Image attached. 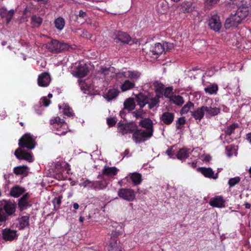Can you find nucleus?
<instances>
[{"label": "nucleus", "instance_id": "nucleus-1", "mask_svg": "<svg viewBox=\"0 0 251 251\" xmlns=\"http://www.w3.org/2000/svg\"><path fill=\"white\" fill-rule=\"evenodd\" d=\"M115 224L117 226H113V227L116 226V228L112 231L108 250L109 251H123L122 247L118 242V237L123 233L124 229L121 225L117 223Z\"/></svg>", "mask_w": 251, "mask_h": 251}, {"label": "nucleus", "instance_id": "nucleus-2", "mask_svg": "<svg viewBox=\"0 0 251 251\" xmlns=\"http://www.w3.org/2000/svg\"><path fill=\"white\" fill-rule=\"evenodd\" d=\"M141 76V73L137 71H122L116 74V78L119 81L125 79L135 82Z\"/></svg>", "mask_w": 251, "mask_h": 251}, {"label": "nucleus", "instance_id": "nucleus-3", "mask_svg": "<svg viewBox=\"0 0 251 251\" xmlns=\"http://www.w3.org/2000/svg\"><path fill=\"white\" fill-rule=\"evenodd\" d=\"M152 135L151 130L137 129L134 132L132 139L136 143H139L145 141L146 139L150 138Z\"/></svg>", "mask_w": 251, "mask_h": 251}, {"label": "nucleus", "instance_id": "nucleus-4", "mask_svg": "<svg viewBox=\"0 0 251 251\" xmlns=\"http://www.w3.org/2000/svg\"><path fill=\"white\" fill-rule=\"evenodd\" d=\"M35 139L29 133L24 134L19 140V145L21 147L33 149L35 146Z\"/></svg>", "mask_w": 251, "mask_h": 251}, {"label": "nucleus", "instance_id": "nucleus-5", "mask_svg": "<svg viewBox=\"0 0 251 251\" xmlns=\"http://www.w3.org/2000/svg\"><path fill=\"white\" fill-rule=\"evenodd\" d=\"M113 38L117 43L129 44L131 40V37L128 34L121 31H116L113 35Z\"/></svg>", "mask_w": 251, "mask_h": 251}, {"label": "nucleus", "instance_id": "nucleus-6", "mask_svg": "<svg viewBox=\"0 0 251 251\" xmlns=\"http://www.w3.org/2000/svg\"><path fill=\"white\" fill-rule=\"evenodd\" d=\"M2 238L6 241H12L18 237L17 231L10 228H5L1 231Z\"/></svg>", "mask_w": 251, "mask_h": 251}, {"label": "nucleus", "instance_id": "nucleus-7", "mask_svg": "<svg viewBox=\"0 0 251 251\" xmlns=\"http://www.w3.org/2000/svg\"><path fill=\"white\" fill-rule=\"evenodd\" d=\"M242 20L236 13L231 14L230 16L227 18L225 23V27L226 28H229L232 26H236L240 24Z\"/></svg>", "mask_w": 251, "mask_h": 251}, {"label": "nucleus", "instance_id": "nucleus-8", "mask_svg": "<svg viewBox=\"0 0 251 251\" xmlns=\"http://www.w3.org/2000/svg\"><path fill=\"white\" fill-rule=\"evenodd\" d=\"M118 194L120 198L128 201H132L135 197L134 191L130 189H120L118 191Z\"/></svg>", "mask_w": 251, "mask_h": 251}, {"label": "nucleus", "instance_id": "nucleus-9", "mask_svg": "<svg viewBox=\"0 0 251 251\" xmlns=\"http://www.w3.org/2000/svg\"><path fill=\"white\" fill-rule=\"evenodd\" d=\"M208 25L209 27L214 31H219L222 27L220 17L217 15L212 16L209 20Z\"/></svg>", "mask_w": 251, "mask_h": 251}, {"label": "nucleus", "instance_id": "nucleus-10", "mask_svg": "<svg viewBox=\"0 0 251 251\" xmlns=\"http://www.w3.org/2000/svg\"><path fill=\"white\" fill-rule=\"evenodd\" d=\"M136 128V126L135 124L128 123L120 125L118 127V130L122 135H125L133 132Z\"/></svg>", "mask_w": 251, "mask_h": 251}, {"label": "nucleus", "instance_id": "nucleus-11", "mask_svg": "<svg viewBox=\"0 0 251 251\" xmlns=\"http://www.w3.org/2000/svg\"><path fill=\"white\" fill-rule=\"evenodd\" d=\"M202 106L204 114L206 118H211L213 116L217 115L220 112V109L218 107L207 105Z\"/></svg>", "mask_w": 251, "mask_h": 251}, {"label": "nucleus", "instance_id": "nucleus-12", "mask_svg": "<svg viewBox=\"0 0 251 251\" xmlns=\"http://www.w3.org/2000/svg\"><path fill=\"white\" fill-rule=\"evenodd\" d=\"M16 157L19 159H24L29 162L32 161V156L30 153L26 152L21 148L17 149L14 153Z\"/></svg>", "mask_w": 251, "mask_h": 251}, {"label": "nucleus", "instance_id": "nucleus-13", "mask_svg": "<svg viewBox=\"0 0 251 251\" xmlns=\"http://www.w3.org/2000/svg\"><path fill=\"white\" fill-rule=\"evenodd\" d=\"M50 80V77L49 73L45 72L38 76V84L41 87H47L49 85Z\"/></svg>", "mask_w": 251, "mask_h": 251}, {"label": "nucleus", "instance_id": "nucleus-14", "mask_svg": "<svg viewBox=\"0 0 251 251\" xmlns=\"http://www.w3.org/2000/svg\"><path fill=\"white\" fill-rule=\"evenodd\" d=\"M165 50V45L158 43L155 44L154 46L152 47V50H151L152 53V55L153 57L157 58L159 55L162 54Z\"/></svg>", "mask_w": 251, "mask_h": 251}, {"label": "nucleus", "instance_id": "nucleus-15", "mask_svg": "<svg viewBox=\"0 0 251 251\" xmlns=\"http://www.w3.org/2000/svg\"><path fill=\"white\" fill-rule=\"evenodd\" d=\"M114 70L113 67L104 68L102 67L99 71V73L109 80V78L112 77L114 75L116 76V74L115 75L114 73Z\"/></svg>", "mask_w": 251, "mask_h": 251}, {"label": "nucleus", "instance_id": "nucleus-16", "mask_svg": "<svg viewBox=\"0 0 251 251\" xmlns=\"http://www.w3.org/2000/svg\"><path fill=\"white\" fill-rule=\"evenodd\" d=\"M118 171L119 169L115 167H110L105 166L102 170V174L107 177L112 178L117 174Z\"/></svg>", "mask_w": 251, "mask_h": 251}, {"label": "nucleus", "instance_id": "nucleus-17", "mask_svg": "<svg viewBox=\"0 0 251 251\" xmlns=\"http://www.w3.org/2000/svg\"><path fill=\"white\" fill-rule=\"evenodd\" d=\"M88 72L86 65L85 64H80L77 67L75 74L77 76L83 77L87 75Z\"/></svg>", "mask_w": 251, "mask_h": 251}, {"label": "nucleus", "instance_id": "nucleus-18", "mask_svg": "<svg viewBox=\"0 0 251 251\" xmlns=\"http://www.w3.org/2000/svg\"><path fill=\"white\" fill-rule=\"evenodd\" d=\"M209 204L213 207L221 208L225 206V201L222 197H217L210 199Z\"/></svg>", "mask_w": 251, "mask_h": 251}, {"label": "nucleus", "instance_id": "nucleus-19", "mask_svg": "<svg viewBox=\"0 0 251 251\" xmlns=\"http://www.w3.org/2000/svg\"><path fill=\"white\" fill-rule=\"evenodd\" d=\"M174 114L171 112H164L161 117V120L164 124L169 125H170L174 121Z\"/></svg>", "mask_w": 251, "mask_h": 251}, {"label": "nucleus", "instance_id": "nucleus-20", "mask_svg": "<svg viewBox=\"0 0 251 251\" xmlns=\"http://www.w3.org/2000/svg\"><path fill=\"white\" fill-rule=\"evenodd\" d=\"M2 208L4 209L5 212L7 213L9 216L13 215L15 213L16 206L12 202L7 201L3 205Z\"/></svg>", "mask_w": 251, "mask_h": 251}, {"label": "nucleus", "instance_id": "nucleus-21", "mask_svg": "<svg viewBox=\"0 0 251 251\" xmlns=\"http://www.w3.org/2000/svg\"><path fill=\"white\" fill-rule=\"evenodd\" d=\"M205 177L216 179L217 177V175H214V172L210 168L200 167L198 169Z\"/></svg>", "mask_w": 251, "mask_h": 251}, {"label": "nucleus", "instance_id": "nucleus-22", "mask_svg": "<svg viewBox=\"0 0 251 251\" xmlns=\"http://www.w3.org/2000/svg\"><path fill=\"white\" fill-rule=\"evenodd\" d=\"M59 41L56 40H51L46 44V48L50 52H58Z\"/></svg>", "mask_w": 251, "mask_h": 251}, {"label": "nucleus", "instance_id": "nucleus-23", "mask_svg": "<svg viewBox=\"0 0 251 251\" xmlns=\"http://www.w3.org/2000/svg\"><path fill=\"white\" fill-rule=\"evenodd\" d=\"M227 88L230 90L229 93L234 94L235 96H239L240 95L239 86L238 81H235L233 82L229 83Z\"/></svg>", "mask_w": 251, "mask_h": 251}, {"label": "nucleus", "instance_id": "nucleus-24", "mask_svg": "<svg viewBox=\"0 0 251 251\" xmlns=\"http://www.w3.org/2000/svg\"><path fill=\"white\" fill-rule=\"evenodd\" d=\"M250 9L249 7L242 5L238 7L235 13L243 20L248 15Z\"/></svg>", "mask_w": 251, "mask_h": 251}, {"label": "nucleus", "instance_id": "nucleus-25", "mask_svg": "<svg viewBox=\"0 0 251 251\" xmlns=\"http://www.w3.org/2000/svg\"><path fill=\"white\" fill-rule=\"evenodd\" d=\"M14 13V10L7 11L5 8H2L0 10V15L2 18H5L7 23H8L12 19Z\"/></svg>", "mask_w": 251, "mask_h": 251}, {"label": "nucleus", "instance_id": "nucleus-26", "mask_svg": "<svg viewBox=\"0 0 251 251\" xmlns=\"http://www.w3.org/2000/svg\"><path fill=\"white\" fill-rule=\"evenodd\" d=\"M191 115L196 120L201 121L204 117L203 106L198 107L193 111H191Z\"/></svg>", "mask_w": 251, "mask_h": 251}, {"label": "nucleus", "instance_id": "nucleus-27", "mask_svg": "<svg viewBox=\"0 0 251 251\" xmlns=\"http://www.w3.org/2000/svg\"><path fill=\"white\" fill-rule=\"evenodd\" d=\"M124 80L123 83L121 86V89L123 92L130 90L135 87V82L133 81L127 79H125Z\"/></svg>", "mask_w": 251, "mask_h": 251}, {"label": "nucleus", "instance_id": "nucleus-28", "mask_svg": "<svg viewBox=\"0 0 251 251\" xmlns=\"http://www.w3.org/2000/svg\"><path fill=\"white\" fill-rule=\"evenodd\" d=\"M56 128V132L55 134L58 135H64L68 132V126L65 122L62 124H58L55 125Z\"/></svg>", "mask_w": 251, "mask_h": 251}, {"label": "nucleus", "instance_id": "nucleus-29", "mask_svg": "<svg viewBox=\"0 0 251 251\" xmlns=\"http://www.w3.org/2000/svg\"><path fill=\"white\" fill-rule=\"evenodd\" d=\"M140 125L143 127L146 128V130L152 131V134H153V123L151 120L148 118L144 119L140 122Z\"/></svg>", "mask_w": 251, "mask_h": 251}, {"label": "nucleus", "instance_id": "nucleus-30", "mask_svg": "<svg viewBox=\"0 0 251 251\" xmlns=\"http://www.w3.org/2000/svg\"><path fill=\"white\" fill-rule=\"evenodd\" d=\"M28 169L26 166H19L14 168L13 172L15 175L18 176H27L28 174Z\"/></svg>", "mask_w": 251, "mask_h": 251}, {"label": "nucleus", "instance_id": "nucleus-31", "mask_svg": "<svg viewBox=\"0 0 251 251\" xmlns=\"http://www.w3.org/2000/svg\"><path fill=\"white\" fill-rule=\"evenodd\" d=\"M136 98L138 104L141 108L143 107L148 102V98L142 93L136 95Z\"/></svg>", "mask_w": 251, "mask_h": 251}, {"label": "nucleus", "instance_id": "nucleus-32", "mask_svg": "<svg viewBox=\"0 0 251 251\" xmlns=\"http://www.w3.org/2000/svg\"><path fill=\"white\" fill-rule=\"evenodd\" d=\"M130 178L135 185L140 184L142 182V176L138 173H133L129 174Z\"/></svg>", "mask_w": 251, "mask_h": 251}, {"label": "nucleus", "instance_id": "nucleus-33", "mask_svg": "<svg viewBox=\"0 0 251 251\" xmlns=\"http://www.w3.org/2000/svg\"><path fill=\"white\" fill-rule=\"evenodd\" d=\"M124 108L128 111L133 110L135 107V103L133 98H128L124 102Z\"/></svg>", "mask_w": 251, "mask_h": 251}, {"label": "nucleus", "instance_id": "nucleus-34", "mask_svg": "<svg viewBox=\"0 0 251 251\" xmlns=\"http://www.w3.org/2000/svg\"><path fill=\"white\" fill-rule=\"evenodd\" d=\"M24 191V189L22 187L16 186L11 188L10 190V195L13 197L17 198L23 193Z\"/></svg>", "mask_w": 251, "mask_h": 251}, {"label": "nucleus", "instance_id": "nucleus-35", "mask_svg": "<svg viewBox=\"0 0 251 251\" xmlns=\"http://www.w3.org/2000/svg\"><path fill=\"white\" fill-rule=\"evenodd\" d=\"M28 194H26L24 195L19 201V206L21 210H24L26 208L28 204L27 199L28 198Z\"/></svg>", "mask_w": 251, "mask_h": 251}, {"label": "nucleus", "instance_id": "nucleus-36", "mask_svg": "<svg viewBox=\"0 0 251 251\" xmlns=\"http://www.w3.org/2000/svg\"><path fill=\"white\" fill-rule=\"evenodd\" d=\"M119 94V91L116 89H112L108 90L105 99L109 101L116 98Z\"/></svg>", "mask_w": 251, "mask_h": 251}, {"label": "nucleus", "instance_id": "nucleus-37", "mask_svg": "<svg viewBox=\"0 0 251 251\" xmlns=\"http://www.w3.org/2000/svg\"><path fill=\"white\" fill-rule=\"evenodd\" d=\"M19 228L23 229L29 225V217L27 216H23L18 219Z\"/></svg>", "mask_w": 251, "mask_h": 251}, {"label": "nucleus", "instance_id": "nucleus-38", "mask_svg": "<svg viewBox=\"0 0 251 251\" xmlns=\"http://www.w3.org/2000/svg\"><path fill=\"white\" fill-rule=\"evenodd\" d=\"M204 91L210 95L216 94L218 90V86L216 84L213 83L204 88Z\"/></svg>", "mask_w": 251, "mask_h": 251}, {"label": "nucleus", "instance_id": "nucleus-39", "mask_svg": "<svg viewBox=\"0 0 251 251\" xmlns=\"http://www.w3.org/2000/svg\"><path fill=\"white\" fill-rule=\"evenodd\" d=\"M181 9L184 12H191L193 11L194 7L190 1L184 2L181 4Z\"/></svg>", "mask_w": 251, "mask_h": 251}, {"label": "nucleus", "instance_id": "nucleus-40", "mask_svg": "<svg viewBox=\"0 0 251 251\" xmlns=\"http://www.w3.org/2000/svg\"><path fill=\"white\" fill-rule=\"evenodd\" d=\"M189 156V150L182 148L178 151L177 154V158L182 160L187 158Z\"/></svg>", "mask_w": 251, "mask_h": 251}, {"label": "nucleus", "instance_id": "nucleus-41", "mask_svg": "<svg viewBox=\"0 0 251 251\" xmlns=\"http://www.w3.org/2000/svg\"><path fill=\"white\" fill-rule=\"evenodd\" d=\"M107 183L105 181H94L93 189L100 190L103 189L107 186Z\"/></svg>", "mask_w": 251, "mask_h": 251}, {"label": "nucleus", "instance_id": "nucleus-42", "mask_svg": "<svg viewBox=\"0 0 251 251\" xmlns=\"http://www.w3.org/2000/svg\"><path fill=\"white\" fill-rule=\"evenodd\" d=\"M160 97V96H159V95H157L154 98L150 99H148V102H147V104H149V108L151 109L158 104L159 102V98Z\"/></svg>", "mask_w": 251, "mask_h": 251}, {"label": "nucleus", "instance_id": "nucleus-43", "mask_svg": "<svg viewBox=\"0 0 251 251\" xmlns=\"http://www.w3.org/2000/svg\"><path fill=\"white\" fill-rule=\"evenodd\" d=\"M55 26L58 30H62L65 25V20L63 18L59 17L54 21Z\"/></svg>", "mask_w": 251, "mask_h": 251}, {"label": "nucleus", "instance_id": "nucleus-44", "mask_svg": "<svg viewBox=\"0 0 251 251\" xmlns=\"http://www.w3.org/2000/svg\"><path fill=\"white\" fill-rule=\"evenodd\" d=\"M171 101L177 105H182L184 103L183 98L180 96H173L171 98Z\"/></svg>", "mask_w": 251, "mask_h": 251}, {"label": "nucleus", "instance_id": "nucleus-45", "mask_svg": "<svg viewBox=\"0 0 251 251\" xmlns=\"http://www.w3.org/2000/svg\"><path fill=\"white\" fill-rule=\"evenodd\" d=\"M153 85L156 92L160 93L159 96H161V95H162V92L164 91L165 88L164 85L158 81H155L153 83Z\"/></svg>", "mask_w": 251, "mask_h": 251}, {"label": "nucleus", "instance_id": "nucleus-46", "mask_svg": "<svg viewBox=\"0 0 251 251\" xmlns=\"http://www.w3.org/2000/svg\"><path fill=\"white\" fill-rule=\"evenodd\" d=\"M42 19L40 17L33 16L31 18V24L35 27H38L41 24Z\"/></svg>", "mask_w": 251, "mask_h": 251}, {"label": "nucleus", "instance_id": "nucleus-47", "mask_svg": "<svg viewBox=\"0 0 251 251\" xmlns=\"http://www.w3.org/2000/svg\"><path fill=\"white\" fill-rule=\"evenodd\" d=\"M9 219V215L5 212L2 207H0V222H5Z\"/></svg>", "mask_w": 251, "mask_h": 251}, {"label": "nucleus", "instance_id": "nucleus-48", "mask_svg": "<svg viewBox=\"0 0 251 251\" xmlns=\"http://www.w3.org/2000/svg\"><path fill=\"white\" fill-rule=\"evenodd\" d=\"M194 107V104L191 102H187L181 109L180 112L181 114H186L189 110Z\"/></svg>", "mask_w": 251, "mask_h": 251}, {"label": "nucleus", "instance_id": "nucleus-49", "mask_svg": "<svg viewBox=\"0 0 251 251\" xmlns=\"http://www.w3.org/2000/svg\"><path fill=\"white\" fill-rule=\"evenodd\" d=\"M238 126L237 124H233L228 126L225 130V133L227 135H231L234 131L235 128Z\"/></svg>", "mask_w": 251, "mask_h": 251}, {"label": "nucleus", "instance_id": "nucleus-50", "mask_svg": "<svg viewBox=\"0 0 251 251\" xmlns=\"http://www.w3.org/2000/svg\"><path fill=\"white\" fill-rule=\"evenodd\" d=\"M240 181V178L238 176H236L229 179L228 182V184L230 187H233L236 184H238Z\"/></svg>", "mask_w": 251, "mask_h": 251}, {"label": "nucleus", "instance_id": "nucleus-51", "mask_svg": "<svg viewBox=\"0 0 251 251\" xmlns=\"http://www.w3.org/2000/svg\"><path fill=\"white\" fill-rule=\"evenodd\" d=\"M63 112L65 115L68 116H73L74 115L72 110L70 106L67 104H65L63 106Z\"/></svg>", "mask_w": 251, "mask_h": 251}, {"label": "nucleus", "instance_id": "nucleus-52", "mask_svg": "<svg viewBox=\"0 0 251 251\" xmlns=\"http://www.w3.org/2000/svg\"><path fill=\"white\" fill-rule=\"evenodd\" d=\"M69 49V46L68 44L59 42L58 52L64 50H67Z\"/></svg>", "mask_w": 251, "mask_h": 251}, {"label": "nucleus", "instance_id": "nucleus-53", "mask_svg": "<svg viewBox=\"0 0 251 251\" xmlns=\"http://www.w3.org/2000/svg\"><path fill=\"white\" fill-rule=\"evenodd\" d=\"M219 0H206L205 1V6L207 9H210L212 6L216 4Z\"/></svg>", "mask_w": 251, "mask_h": 251}, {"label": "nucleus", "instance_id": "nucleus-54", "mask_svg": "<svg viewBox=\"0 0 251 251\" xmlns=\"http://www.w3.org/2000/svg\"><path fill=\"white\" fill-rule=\"evenodd\" d=\"M93 184L94 181H91L88 179L85 180L84 182L81 183L80 185V186L83 187L85 188L86 187H89L91 189H93Z\"/></svg>", "mask_w": 251, "mask_h": 251}, {"label": "nucleus", "instance_id": "nucleus-55", "mask_svg": "<svg viewBox=\"0 0 251 251\" xmlns=\"http://www.w3.org/2000/svg\"><path fill=\"white\" fill-rule=\"evenodd\" d=\"M163 91H164V96L166 98H169L171 99V97L173 96L172 88L171 87L166 88H164Z\"/></svg>", "mask_w": 251, "mask_h": 251}, {"label": "nucleus", "instance_id": "nucleus-56", "mask_svg": "<svg viewBox=\"0 0 251 251\" xmlns=\"http://www.w3.org/2000/svg\"><path fill=\"white\" fill-rule=\"evenodd\" d=\"M185 123V120L184 117H180L176 121V127L177 129H181V125H183Z\"/></svg>", "mask_w": 251, "mask_h": 251}, {"label": "nucleus", "instance_id": "nucleus-57", "mask_svg": "<svg viewBox=\"0 0 251 251\" xmlns=\"http://www.w3.org/2000/svg\"><path fill=\"white\" fill-rule=\"evenodd\" d=\"M50 124H53L56 123L57 125L58 124H62L63 122H62V120L58 117H55L52 119L50 120Z\"/></svg>", "mask_w": 251, "mask_h": 251}, {"label": "nucleus", "instance_id": "nucleus-58", "mask_svg": "<svg viewBox=\"0 0 251 251\" xmlns=\"http://www.w3.org/2000/svg\"><path fill=\"white\" fill-rule=\"evenodd\" d=\"M143 110L140 109L139 110H136L132 113L133 116L136 118H141L142 115Z\"/></svg>", "mask_w": 251, "mask_h": 251}, {"label": "nucleus", "instance_id": "nucleus-59", "mask_svg": "<svg viewBox=\"0 0 251 251\" xmlns=\"http://www.w3.org/2000/svg\"><path fill=\"white\" fill-rule=\"evenodd\" d=\"M78 83H79V85L80 86V89L82 90H87L88 89V87L86 84L85 82H84V81H82L81 80H78Z\"/></svg>", "mask_w": 251, "mask_h": 251}, {"label": "nucleus", "instance_id": "nucleus-60", "mask_svg": "<svg viewBox=\"0 0 251 251\" xmlns=\"http://www.w3.org/2000/svg\"><path fill=\"white\" fill-rule=\"evenodd\" d=\"M107 124L109 126H113L114 125H115L116 121H115V120L113 118H108L107 119Z\"/></svg>", "mask_w": 251, "mask_h": 251}, {"label": "nucleus", "instance_id": "nucleus-61", "mask_svg": "<svg viewBox=\"0 0 251 251\" xmlns=\"http://www.w3.org/2000/svg\"><path fill=\"white\" fill-rule=\"evenodd\" d=\"M41 100L43 105L45 106H48L50 103V100H48L46 97H44Z\"/></svg>", "mask_w": 251, "mask_h": 251}, {"label": "nucleus", "instance_id": "nucleus-62", "mask_svg": "<svg viewBox=\"0 0 251 251\" xmlns=\"http://www.w3.org/2000/svg\"><path fill=\"white\" fill-rule=\"evenodd\" d=\"M163 45H165V47L167 48V50H171L174 48V45L172 43H165Z\"/></svg>", "mask_w": 251, "mask_h": 251}, {"label": "nucleus", "instance_id": "nucleus-63", "mask_svg": "<svg viewBox=\"0 0 251 251\" xmlns=\"http://www.w3.org/2000/svg\"><path fill=\"white\" fill-rule=\"evenodd\" d=\"M78 16L79 17L84 18L86 17L87 14L85 12H84L82 10H80L79 11Z\"/></svg>", "mask_w": 251, "mask_h": 251}, {"label": "nucleus", "instance_id": "nucleus-64", "mask_svg": "<svg viewBox=\"0 0 251 251\" xmlns=\"http://www.w3.org/2000/svg\"><path fill=\"white\" fill-rule=\"evenodd\" d=\"M247 139L249 141L250 143H251V132L250 133H248L247 135Z\"/></svg>", "mask_w": 251, "mask_h": 251}]
</instances>
